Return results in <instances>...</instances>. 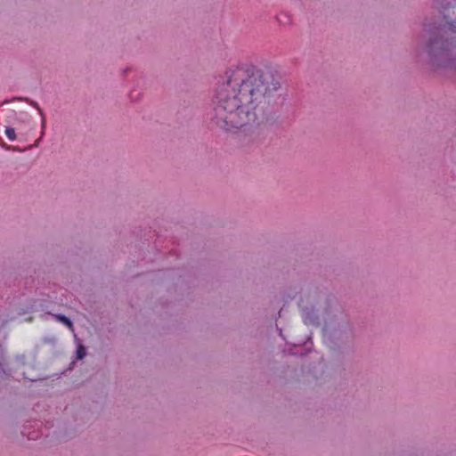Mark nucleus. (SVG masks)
<instances>
[{"label":"nucleus","instance_id":"1","mask_svg":"<svg viewBox=\"0 0 456 456\" xmlns=\"http://www.w3.org/2000/svg\"><path fill=\"white\" fill-rule=\"evenodd\" d=\"M280 83L254 67H237L225 73L214 100L213 121L227 132L253 133L264 118L266 97Z\"/></svg>","mask_w":456,"mask_h":456},{"label":"nucleus","instance_id":"2","mask_svg":"<svg viewBox=\"0 0 456 456\" xmlns=\"http://www.w3.org/2000/svg\"><path fill=\"white\" fill-rule=\"evenodd\" d=\"M445 4H441L444 19L449 26L452 32L456 33V0H444Z\"/></svg>","mask_w":456,"mask_h":456},{"label":"nucleus","instance_id":"3","mask_svg":"<svg viewBox=\"0 0 456 456\" xmlns=\"http://www.w3.org/2000/svg\"><path fill=\"white\" fill-rule=\"evenodd\" d=\"M299 307L302 310V316L304 319V322L305 324H314L315 322V319L311 316V313L314 309V301L310 297H306L305 298H301L299 303Z\"/></svg>","mask_w":456,"mask_h":456},{"label":"nucleus","instance_id":"4","mask_svg":"<svg viewBox=\"0 0 456 456\" xmlns=\"http://www.w3.org/2000/svg\"><path fill=\"white\" fill-rule=\"evenodd\" d=\"M441 45V46H439V51L437 53V54L440 56V57H444V56H447V53L445 51V49L444 48V43H440L437 39H435L434 41H431L429 45H428V48H429V53H435L436 47Z\"/></svg>","mask_w":456,"mask_h":456},{"label":"nucleus","instance_id":"5","mask_svg":"<svg viewBox=\"0 0 456 456\" xmlns=\"http://www.w3.org/2000/svg\"><path fill=\"white\" fill-rule=\"evenodd\" d=\"M54 318L57 321L63 323L64 325H66L69 330H73V323L68 317H66L65 315H62V314H55Z\"/></svg>","mask_w":456,"mask_h":456},{"label":"nucleus","instance_id":"6","mask_svg":"<svg viewBox=\"0 0 456 456\" xmlns=\"http://www.w3.org/2000/svg\"><path fill=\"white\" fill-rule=\"evenodd\" d=\"M4 133H5L6 137L10 141L13 142V141H15L17 139V135H16L14 128H12V127H6Z\"/></svg>","mask_w":456,"mask_h":456},{"label":"nucleus","instance_id":"7","mask_svg":"<svg viewBox=\"0 0 456 456\" xmlns=\"http://www.w3.org/2000/svg\"><path fill=\"white\" fill-rule=\"evenodd\" d=\"M77 355L78 359H82L86 355V348L83 346H79L77 350Z\"/></svg>","mask_w":456,"mask_h":456},{"label":"nucleus","instance_id":"8","mask_svg":"<svg viewBox=\"0 0 456 456\" xmlns=\"http://www.w3.org/2000/svg\"><path fill=\"white\" fill-rule=\"evenodd\" d=\"M0 145H2L4 148H5L6 150H12V151H17V148L16 147H13V146H7L5 145V143L4 142V141L0 138Z\"/></svg>","mask_w":456,"mask_h":456},{"label":"nucleus","instance_id":"9","mask_svg":"<svg viewBox=\"0 0 456 456\" xmlns=\"http://www.w3.org/2000/svg\"><path fill=\"white\" fill-rule=\"evenodd\" d=\"M45 126V119L43 118V120H42V128L44 129Z\"/></svg>","mask_w":456,"mask_h":456},{"label":"nucleus","instance_id":"10","mask_svg":"<svg viewBox=\"0 0 456 456\" xmlns=\"http://www.w3.org/2000/svg\"><path fill=\"white\" fill-rule=\"evenodd\" d=\"M444 67H451V65L449 63H444L443 64Z\"/></svg>","mask_w":456,"mask_h":456},{"label":"nucleus","instance_id":"11","mask_svg":"<svg viewBox=\"0 0 456 456\" xmlns=\"http://www.w3.org/2000/svg\"><path fill=\"white\" fill-rule=\"evenodd\" d=\"M39 113H40V115L43 117V112H42V110H39Z\"/></svg>","mask_w":456,"mask_h":456}]
</instances>
